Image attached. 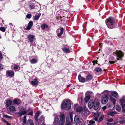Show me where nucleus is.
<instances>
[{
  "mask_svg": "<svg viewBox=\"0 0 125 125\" xmlns=\"http://www.w3.org/2000/svg\"><path fill=\"white\" fill-rule=\"evenodd\" d=\"M55 118L54 121L53 122V125H59L60 120L59 118L58 117L57 114H55L53 115ZM60 120L61 123L59 125H64L63 123L65 121V118L64 115L63 114H61L60 117Z\"/></svg>",
  "mask_w": 125,
  "mask_h": 125,
  "instance_id": "f257e3e1",
  "label": "nucleus"
},
{
  "mask_svg": "<svg viewBox=\"0 0 125 125\" xmlns=\"http://www.w3.org/2000/svg\"><path fill=\"white\" fill-rule=\"evenodd\" d=\"M105 23L108 27L110 29L114 28L115 26V23L114 19L110 17L107 19Z\"/></svg>",
  "mask_w": 125,
  "mask_h": 125,
  "instance_id": "f03ea898",
  "label": "nucleus"
},
{
  "mask_svg": "<svg viewBox=\"0 0 125 125\" xmlns=\"http://www.w3.org/2000/svg\"><path fill=\"white\" fill-rule=\"evenodd\" d=\"M99 104L98 100L95 99L94 101L93 100L90 101L88 103V106L89 108H91L93 105L94 109L96 110L99 108Z\"/></svg>",
  "mask_w": 125,
  "mask_h": 125,
  "instance_id": "7ed1b4c3",
  "label": "nucleus"
},
{
  "mask_svg": "<svg viewBox=\"0 0 125 125\" xmlns=\"http://www.w3.org/2000/svg\"><path fill=\"white\" fill-rule=\"evenodd\" d=\"M61 107L63 109L67 110L71 108V104L70 101L67 99L64 100L61 105Z\"/></svg>",
  "mask_w": 125,
  "mask_h": 125,
  "instance_id": "20e7f679",
  "label": "nucleus"
},
{
  "mask_svg": "<svg viewBox=\"0 0 125 125\" xmlns=\"http://www.w3.org/2000/svg\"><path fill=\"white\" fill-rule=\"evenodd\" d=\"M104 94V95L102 97L101 102L103 104H105L107 103L108 101V97L107 96L108 94V92L105 91L103 93Z\"/></svg>",
  "mask_w": 125,
  "mask_h": 125,
  "instance_id": "39448f33",
  "label": "nucleus"
},
{
  "mask_svg": "<svg viewBox=\"0 0 125 125\" xmlns=\"http://www.w3.org/2000/svg\"><path fill=\"white\" fill-rule=\"evenodd\" d=\"M117 57V60H122V58L124 54L123 53L120 51H116L115 52Z\"/></svg>",
  "mask_w": 125,
  "mask_h": 125,
  "instance_id": "423d86ee",
  "label": "nucleus"
},
{
  "mask_svg": "<svg viewBox=\"0 0 125 125\" xmlns=\"http://www.w3.org/2000/svg\"><path fill=\"white\" fill-rule=\"evenodd\" d=\"M19 110L20 111L17 113L18 114L19 116L25 115L26 113L27 110L25 109L23 107L20 108Z\"/></svg>",
  "mask_w": 125,
  "mask_h": 125,
  "instance_id": "0eeeda50",
  "label": "nucleus"
},
{
  "mask_svg": "<svg viewBox=\"0 0 125 125\" xmlns=\"http://www.w3.org/2000/svg\"><path fill=\"white\" fill-rule=\"evenodd\" d=\"M74 108L76 112H81L83 110L82 108L79 106H78L77 104H75L74 105Z\"/></svg>",
  "mask_w": 125,
  "mask_h": 125,
  "instance_id": "6e6552de",
  "label": "nucleus"
},
{
  "mask_svg": "<svg viewBox=\"0 0 125 125\" xmlns=\"http://www.w3.org/2000/svg\"><path fill=\"white\" fill-rule=\"evenodd\" d=\"M6 73L8 75L11 77H12L14 75V73L13 71L9 70L6 71Z\"/></svg>",
  "mask_w": 125,
  "mask_h": 125,
  "instance_id": "1a4fd4ad",
  "label": "nucleus"
},
{
  "mask_svg": "<svg viewBox=\"0 0 125 125\" xmlns=\"http://www.w3.org/2000/svg\"><path fill=\"white\" fill-rule=\"evenodd\" d=\"M12 103V101L11 100H8L6 102V107H8L9 106L11 105Z\"/></svg>",
  "mask_w": 125,
  "mask_h": 125,
  "instance_id": "9d476101",
  "label": "nucleus"
},
{
  "mask_svg": "<svg viewBox=\"0 0 125 125\" xmlns=\"http://www.w3.org/2000/svg\"><path fill=\"white\" fill-rule=\"evenodd\" d=\"M74 121L75 123L77 125L79 123V118L77 115H76L74 118Z\"/></svg>",
  "mask_w": 125,
  "mask_h": 125,
  "instance_id": "9b49d317",
  "label": "nucleus"
},
{
  "mask_svg": "<svg viewBox=\"0 0 125 125\" xmlns=\"http://www.w3.org/2000/svg\"><path fill=\"white\" fill-rule=\"evenodd\" d=\"M33 24V22L31 21H30L29 22L28 24V26L26 28V29L27 30H30Z\"/></svg>",
  "mask_w": 125,
  "mask_h": 125,
  "instance_id": "f8f14e48",
  "label": "nucleus"
},
{
  "mask_svg": "<svg viewBox=\"0 0 125 125\" xmlns=\"http://www.w3.org/2000/svg\"><path fill=\"white\" fill-rule=\"evenodd\" d=\"M93 76L90 74H89L86 77L85 80L86 81L91 80L93 78Z\"/></svg>",
  "mask_w": 125,
  "mask_h": 125,
  "instance_id": "ddd939ff",
  "label": "nucleus"
},
{
  "mask_svg": "<svg viewBox=\"0 0 125 125\" xmlns=\"http://www.w3.org/2000/svg\"><path fill=\"white\" fill-rule=\"evenodd\" d=\"M36 5V3H32L29 5V7L30 9H33L35 8Z\"/></svg>",
  "mask_w": 125,
  "mask_h": 125,
  "instance_id": "4468645a",
  "label": "nucleus"
},
{
  "mask_svg": "<svg viewBox=\"0 0 125 125\" xmlns=\"http://www.w3.org/2000/svg\"><path fill=\"white\" fill-rule=\"evenodd\" d=\"M78 79L80 82H84L86 81L85 79L82 77L80 75L78 76Z\"/></svg>",
  "mask_w": 125,
  "mask_h": 125,
  "instance_id": "2eb2a0df",
  "label": "nucleus"
},
{
  "mask_svg": "<svg viewBox=\"0 0 125 125\" xmlns=\"http://www.w3.org/2000/svg\"><path fill=\"white\" fill-rule=\"evenodd\" d=\"M111 95L115 97L118 98V95L117 93L115 91L111 93Z\"/></svg>",
  "mask_w": 125,
  "mask_h": 125,
  "instance_id": "dca6fc26",
  "label": "nucleus"
},
{
  "mask_svg": "<svg viewBox=\"0 0 125 125\" xmlns=\"http://www.w3.org/2000/svg\"><path fill=\"white\" fill-rule=\"evenodd\" d=\"M9 109L12 112H14L16 111L15 107L13 105L10 106L9 107Z\"/></svg>",
  "mask_w": 125,
  "mask_h": 125,
  "instance_id": "f3484780",
  "label": "nucleus"
},
{
  "mask_svg": "<svg viewBox=\"0 0 125 125\" xmlns=\"http://www.w3.org/2000/svg\"><path fill=\"white\" fill-rule=\"evenodd\" d=\"M34 36L33 35H30L28 36V38L31 42H32Z\"/></svg>",
  "mask_w": 125,
  "mask_h": 125,
  "instance_id": "a211bd4d",
  "label": "nucleus"
},
{
  "mask_svg": "<svg viewBox=\"0 0 125 125\" xmlns=\"http://www.w3.org/2000/svg\"><path fill=\"white\" fill-rule=\"evenodd\" d=\"M38 83V81H37V80L36 79H34L33 81H32L31 82V84L33 86H34L36 85Z\"/></svg>",
  "mask_w": 125,
  "mask_h": 125,
  "instance_id": "6ab92c4d",
  "label": "nucleus"
},
{
  "mask_svg": "<svg viewBox=\"0 0 125 125\" xmlns=\"http://www.w3.org/2000/svg\"><path fill=\"white\" fill-rule=\"evenodd\" d=\"M13 102L14 104L18 105L21 103V101L19 100L15 99L14 100Z\"/></svg>",
  "mask_w": 125,
  "mask_h": 125,
  "instance_id": "aec40b11",
  "label": "nucleus"
},
{
  "mask_svg": "<svg viewBox=\"0 0 125 125\" xmlns=\"http://www.w3.org/2000/svg\"><path fill=\"white\" fill-rule=\"evenodd\" d=\"M83 111L84 112V115H88L89 114L90 112L88 110V109L86 107H85L84 108Z\"/></svg>",
  "mask_w": 125,
  "mask_h": 125,
  "instance_id": "412c9836",
  "label": "nucleus"
},
{
  "mask_svg": "<svg viewBox=\"0 0 125 125\" xmlns=\"http://www.w3.org/2000/svg\"><path fill=\"white\" fill-rule=\"evenodd\" d=\"M94 115L95 117L94 120L95 121H97L98 120V117L99 115V113H94Z\"/></svg>",
  "mask_w": 125,
  "mask_h": 125,
  "instance_id": "4be33fe9",
  "label": "nucleus"
},
{
  "mask_svg": "<svg viewBox=\"0 0 125 125\" xmlns=\"http://www.w3.org/2000/svg\"><path fill=\"white\" fill-rule=\"evenodd\" d=\"M30 62L32 64H34L37 63L38 60L37 59H33L30 60Z\"/></svg>",
  "mask_w": 125,
  "mask_h": 125,
  "instance_id": "5701e85b",
  "label": "nucleus"
},
{
  "mask_svg": "<svg viewBox=\"0 0 125 125\" xmlns=\"http://www.w3.org/2000/svg\"><path fill=\"white\" fill-rule=\"evenodd\" d=\"M61 31L59 33L57 34V36L58 37L61 36L63 32V29L62 28H61Z\"/></svg>",
  "mask_w": 125,
  "mask_h": 125,
  "instance_id": "b1692460",
  "label": "nucleus"
},
{
  "mask_svg": "<svg viewBox=\"0 0 125 125\" xmlns=\"http://www.w3.org/2000/svg\"><path fill=\"white\" fill-rule=\"evenodd\" d=\"M28 125H34L32 120H28L27 121Z\"/></svg>",
  "mask_w": 125,
  "mask_h": 125,
  "instance_id": "393cba45",
  "label": "nucleus"
},
{
  "mask_svg": "<svg viewBox=\"0 0 125 125\" xmlns=\"http://www.w3.org/2000/svg\"><path fill=\"white\" fill-rule=\"evenodd\" d=\"M117 113L114 111H110L108 113V114L110 115L113 116L114 115L117 114Z\"/></svg>",
  "mask_w": 125,
  "mask_h": 125,
  "instance_id": "a878e982",
  "label": "nucleus"
},
{
  "mask_svg": "<svg viewBox=\"0 0 125 125\" xmlns=\"http://www.w3.org/2000/svg\"><path fill=\"white\" fill-rule=\"evenodd\" d=\"M93 93L91 91H88L86 93V95L88 96H89L90 97V96Z\"/></svg>",
  "mask_w": 125,
  "mask_h": 125,
  "instance_id": "bb28decb",
  "label": "nucleus"
},
{
  "mask_svg": "<svg viewBox=\"0 0 125 125\" xmlns=\"http://www.w3.org/2000/svg\"><path fill=\"white\" fill-rule=\"evenodd\" d=\"M125 99L124 97H123L122 98L120 99V101L122 105H123V104L125 103Z\"/></svg>",
  "mask_w": 125,
  "mask_h": 125,
  "instance_id": "cd10ccee",
  "label": "nucleus"
},
{
  "mask_svg": "<svg viewBox=\"0 0 125 125\" xmlns=\"http://www.w3.org/2000/svg\"><path fill=\"white\" fill-rule=\"evenodd\" d=\"M90 97L89 96H87L86 95L85 97L84 98V101L86 103H87L89 99H90Z\"/></svg>",
  "mask_w": 125,
  "mask_h": 125,
  "instance_id": "c85d7f7f",
  "label": "nucleus"
},
{
  "mask_svg": "<svg viewBox=\"0 0 125 125\" xmlns=\"http://www.w3.org/2000/svg\"><path fill=\"white\" fill-rule=\"evenodd\" d=\"M48 27V25L45 24H42L41 25V28L43 29H44L45 28H47Z\"/></svg>",
  "mask_w": 125,
  "mask_h": 125,
  "instance_id": "c756f323",
  "label": "nucleus"
},
{
  "mask_svg": "<svg viewBox=\"0 0 125 125\" xmlns=\"http://www.w3.org/2000/svg\"><path fill=\"white\" fill-rule=\"evenodd\" d=\"M63 51L65 52L68 53L69 52L70 50L68 48L64 47L63 49Z\"/></svg>",
  "mask_w": 125,
  "mask_h": 125,
  "instance_id": "7c9ffc66",
  "label": "nucleus"
},
{
  "mask_svg": "<svg viewBox=\"0 0 125 125\" xmlns=\"http://www.w3.org/2000/svg\"><path fill=\"white\" fill-rule=\"evenodd\" d=\"M41 14H39L38 15H36L34 17V19L35 20H38L41 16Z\"/></svg>",
  "mask_w": 125,
  "mask_h": 125,
  "instance_id": "2f4dec72",
  "label": "nucleus"
},
{
  "mask_svg": "<svg viewBox=\"0 0 125 125\" xmlns=\"http://www.w3.org/2000/svg\"><path fill=\"white\" fill-rule=\"evenodd\" d=\"M95 123V122L94 121L92 120L89 121L88 125H94Z\"/></svg>",
  "mask_w": 125,
  "mask_h": 125,
  "instance_id": "473e14b6",
  "label": "nucleus"
},
{
  "mask_svg": "<svg viewBox=\"0 0 125 125\" xmlns=\"http://www.w3.org/2000/svg\"><path fill=\"white\" fill-rule=\"evenodd\" d=\"M95 71L97 72L102 71V69L98 67L95 68Z\"/></svg>",
  "mask_w": 125,
  "mask_h": 125,
  "instance_id": "72a5a7b5",
  "label": "nucleus"
},
{
  "mask_svg": "<svg viewBox=\"0 0 125 125\" xmlns=\"http://www.w3.org/2000/svg\"><path fill=\"white\" fill-rule=\"evenodd\" d=\"M110 99L111 101L114 104L115 102V99L111 96L110 97Z\"/></svg>",
  "mask_w": 125,
  "mask_h": 125,
  "instance_id": "f704fd0d",
  "label": "nucleus"
},
{
  "mask_svg": "<svg viewBox=\"0 0 125 125\" xmlns=\"http://www.w3.org/2000/svg\"><path fill=\"white\" fill-rule=\"evenodd\" d=\"M26 116H24V117L22 119L23 120V124H25L26 123Z\"/></svg>",
  "mask_w": 125,
  "mask_h": 125,
  "instance_id": "c9c22d12",
  "label": "nucleus"
},
{
  "mask_svg": "<svg viewBox=\"0 0 125 125\" xmlns=\"http://www.w3.org/2000/svg\"><path fill=\"white\" fill-rule=\"evenodd\" d=\"M116 110L118 111H120L121 110V107L118 105H116Z\"/></svg>",
  "mask_w": 125,
  "mask_h": 125,
  "instance_id": "e433bc0d",
  "label": "nucleus"
},
{
  "mask_svg": "<svg viewBox=\"0 0 125 125\" xmlns=\"http://www.w3.org/2000/svg\"><path fill=\"white\" fill-rule=\"evenodd\" d=\"M104 115H102L101 117H100L99 119V122H100L101 121H102L104 118Z\"/></svg>",
  "mask_w": 125,
  "mask_h": 125,
  "instance_id": "4c0bfd02",
  "label": "nucleus"
},
{
  "mask_svg": "<svg viewBox=\"0 0 125 125\" xmlns=\"http://www.w3.org/2000/svg\"><path fill=\"white\" fill-rule=\"evenodd\" d=\"M19 67V66L18 65L15 64L13 68L14 69V70H17L18 69Z\"/></svg>",
  "mask_w": 125,
  "mask_h": 125,
  "instance_id": "58836bf2",
  "label": "nucleus"
},
{
  "mask_svg": "<svg viewBox=\"0 0 125 125\" xmlns=\"http://www.w3.org/2000/svg\"><path fill=\"white\" fill-rule=\"evenodd\" d=\"M3 116L4 117H6L8 119H11V117L10 116H9L7 115H3Z\"/></svg>",
  "mask_w": 125,
  "mask_h": 125,
  "instance_id": "ea45409f",
  "label": "nucleus"
},
{
  "mask_svg": "<svg viewBox=\"0 0 125 125\" xmlns=\"http://www.w3.org/2000/svg\"><path fill=\"white\" fill-rule=\"evenodd\" d=\"M44 119V118L43 116H41L39 118V120L41 121H43Z\"/></svg>",
  "mask_w": 125,
  "mask_h": 125,
  "instance_id": "a19ab883",
  "label": "nucleus"
},
{
  "mask_svg": "<svg viewBox=\"0 0 125 125\" xmlns=\"http://www.w3.org/2000/svg\"><path fill=\"white\" fill-rule=\"evenodd\" d=\"M26 17L28 18L29 19L31 18V14H28L27 15Z\"/></svg>",
  "mask_w": 125,
  "mask_h": 125,
  "instance_id": "79ce46f5",
  "label": "nucleus"
},
{
  "mask_svg": "<svg viewBox=\"0 0 125 125\" xmlns=\"http://www.w3.org/2000/svg\"><path fill=\"white\" fill-rule=\"evenodd\" d=\"M0 30L3 32H4L5 31V29L4 27H1L0 28Z\"/></svg>",
  "mask_w": 125,
  "mask_h": 125,
  "instance_id": "37998d69",
  "label": "nucleus"
},
{
  "mask_svg": "<svg viewBox=\"0 0 125 125\" xmlns=\"http://www.w3.org/2000/svg\"><path fill=\"white\" fill-rule=\"evenodd\" d=\"M122 107L123 110V112L124 113H125V104H124L122 105Z\"/></svg>",
  "mask_w": 125,
  "mask_h": 125,
  "instance_id": "c03bdc74",
  "label": "nucleus"
},
{
  "mask_svg": "<svg viewBox=\"0 0 125 125\" xmlns=\"http://www.w3.org/2000/svg\"><path fill=\"white\" fill-rule=\"evenodd\" d=\"M40 112H37L35 115V117H39V115Z\"/></svg>",
  "mask_w": 125,
  "mask_h": 125,
  "instance_id": "a18cd8bd",
  "label": "nucleus"
},
{
  "mask_svg": "<svg viewBox=\"0 0 125 125\" xmlns=\"http://www.w3.org/2000/svg\"><path fill=\"white\" fill-rule=\"evenodd\" d=\"M107 121L109 122H112L113 121V119L111 118H109L107 119Z\"/></svg>",
  "mask_w": 125,
  "mask_h": 125,
  "instance_id": "49530a36",
  "label": "nucleus"
},
{
  "mask_svg": "<svg viewBox=\"0 0 125 125\" xmlns=\"http://www.w3.org/2000/svg\"><path fill=\"white\" fill-rule=\"evenodd\" d=\"M117 62V61H109V62L110 63V64H112L114 63L115 62Z\"/></svg>",
  "mask_w": 125,
  "mask_h": 125,
  "instance_id": "de8ad7c7",
  "label": "nucleus"
},
{
  "mask_svg": "<svg viewBox=\"0 0 125 125\" xmlns=\"http://www.w3.org/2000/svg\"><path fill=\"white\" fill-rule=\"evenodd\" d=\"M119 122L120 124L124 123H125V120H122L119 121Z\"/></svg>",
  "mask_w": 125,
  "mask_h": 125,
  "instance_id": "09e8293b",
  "label": "nucleus"
},
{
  "mask_svg": "<svg viewBox=\"0 0 125 125\" xmlns=\"http://www.w3.org/2000/svg\"><path fill=\"white\" fill-rule=\"evenodd\" d=\"M2 59V53L0 51V60H1Z\"/></svg>",
  "mask_w": 125,
  "mask_h": 125,
  "instance_id": "8fccbe9b",
  "label": "nucleus"
},
{
  "mask_svg": "<svg viewBox=\"0 0 125 125\" xmlns=\"http://www.w3.org/2000/svg\"><path fill=\"white\" fill-rule=\"evenodd\" d=\"M3 69V66L2 65L0 64V70H1Z\"/></svg>",
  "mask_w": 125,
  "mask_h": 125,
  "instance_id": "3c124183",
  "label": "nucleus"
},
{
  "mask_svg": "<svg viewBox=\"0 0 125 125\" xmlns=\"http://www.w3.org/2000/svg\"><path fill=\"white\" fill-rule=\"evenodd\" d=\"M106 108V106H104L102 107V109L103 110H105V109Z\"/></svg>",
  "mask_w": 125,
  "mask_h": 125,
  "instance_id": "603ef678",
  "label": "nucleus"
},
{
  "mask_svg": "<svg viewBox=\"0 0 125 125\" xmlns=\"http://www.w3.org/2000/svg\"><path fill=\"white\" fill-rule=\"evenodd\" d=\"M33 113L32 112H30L29 114H28V115H32Z\"/></svg>",
  "mask_w": 125,
  "mask_h": 125,
  "instance_id": "864d4df0",
  "label": "nucleus"
},
{
  "mask_svg": "<svg viewBox=\"0 0 125 125\" xmlns=\"http://www.w3.org/2000/svg\"><path fill=\"white\" fill-rule=\"evenodd\" d=\"M97 60H96L95 61H93V62L94 63V65L95 64L94 63L95 62L96 63H97Z\"/></svg>",
  "mask_w": 125,
  "mask_h": 125,
  "instance_id": "5fc2aeb1",
  "label": "nucleus"
},
{
  "mask_svg": "<svg viewBox=\"0 0 125 125\" xmlns=\"http://www.w3.org/2000/svg\"><path fill=\"white\" fill-rule=\"evenodd\" d=\"M5 122H6V124H7V125H10V124L8 122H7V121H5Z\"/></svg>",
  "mask_w": 125,
  "mask_h": 125,
  "instance_id": "6e6d98bb",
  "label": "nucleus"
},
{
  "mask_svg": "<svg viewBox=\"0 0 125 125\" xmlns=\"http://www.w3.org/2000/svg\"><path fill=\"white\" fill-rule=\"evenodd\" d=\"M38 117H35V120L36 121H37V120H38Z\"/></svg>",
  "mask_w": 125,
  "mask_h": 125,
  "instance_id": "4d7b16f0",
  "label": "nucleus"
},
{
  "mask_svg": "<svg viewBox=\"0 0 125 125\" xmlns=\"http://www.w3.org/2000/svg\"><path fill=\"white\" fill-rule=\"evenodd\" d=\"M107 125H110V123H109L108 122L106 123Z\"/></svg>",
  "mask_w": 125,
  "mask_h": 125,
  "instance_id": "13d9d810",
  "label": "nucleus"
},
{
  "mask_svg": "<svg viewBox=\"0 0 125 125\" xmlns=\"http://www.w3.org/2000/svg\"><path fill=\"white\" fill-rule=\"evenodd\" d=\"M66 125H71V124L70 123H69L68 124H66Z\"/></svg>",
  "mask_w": 125,
  "mask_h": 125,
  "instance_id": "bf43d9fd",
  "label": "nucleus"
},
{
  "mask_svg": "<svg viewBox=\"0 0 125 125\" xmlns=\"http://www.w3.org/2000/svg\"><path fill=\"white\" fill-rule=\"evenodd\" d=\"M41 125H45V124H42Z\"/></svg>",
  "mask_w": 125,
  "mask_h": 125,
  "instance_id": "052dcab7",
  "label": "nucleus"
},
{
  "mask_svg": "<svg viewBox=\"0 0 125 125\" xmlns=\"http://www.w3.org/2000/svg\"><path fill=\"white\" fill-rule=\"evenodd\" d=\"M1 36L0 34V39H1Z\"/></svg>",
  "mask_w": 125,
  "mask_h": 125,
  "instance_id": "680f3d73",
  "label": "nucleus"
},
{
  "mask_svg": "<svg viewBox=\"0 0 125 125\" xmlns=\"http://www.w3.org/2000/svg\"><path fill=\"white\" fill-rule=\"evenodd\" d=\"M9 24H10L11 25H12V24L11 23H9Z\"/></svg>",
  "mask_w": 125,
  "mask_h": 125,
  "instance_id": "e2e57ef3",
  "label": "nucleus"
},
{
  "mask_svg": "<svg viewBox=\"0 0 125 125\" xmlns=\"http://www.w3.org/2000/svg\"><path fill=\"white\" fill-rule=\"evenodd\" d=\"M101 43H100L99 44V45H100L101 44Z\"/></svg>",
  "mask_w": 125,
  "mask_h": 125,
  "instance_id": "0e129e2a",
  "label": "nucleus"
},
{
  "mask_svg": "<svg viewBox=\"0 0 125 125\" xmlns=\"http://www.w3.org/2000/svg\"><path fill=\"white\" fill-rule=\"evenodd\" d=\"M70 86V85H68L67 86V87H69Z\"/></svg>",
  "mask_w": 125,
  "mask_h": 125,
  "instance_id": "69168bd1",
  "label": "nucleus"
},
{
  "mask_svg": "<svg viewBox=\"0 0 125 125\" xmlns=\"http://www.w3.org/2000/svg\"><path fill=\"white\" fill-rule=\"evenodd\" d=\"M3 121L5 122V120H3Z\"/></svg>",
  "mask_w": 125,
  "mask_h": 125,
  "instance_id": "338daca9",
  "label": "nucleus"
}]
</instances>
